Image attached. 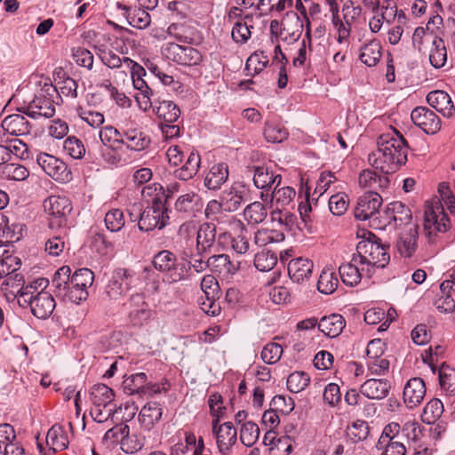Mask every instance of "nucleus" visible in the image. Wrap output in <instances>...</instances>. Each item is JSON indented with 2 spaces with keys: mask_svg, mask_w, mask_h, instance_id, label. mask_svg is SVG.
Listing matches in <instances>:
<instances>
[{
  "mask_svg": "<svg viewBox=\"0 0 455 455\" xmlns=\"http://www.w3.org/2000/svg\"><path fill=\"white\" fill-rule=\"evenodd\" d=\"M377 145V149L369 154L368 161L382 173H394L407 162L408 146L399 132L380 135Z\"/></svg>",
  "mask_w": 455,
  "mask_h": 455,
  "instance_id": "f257e3e1",
  "label": "nucleus"
},
{
  "mask_svg": "<svg viewBox=\"0 0 455 455\" xmlns=\"http://www.w3.org/2000/svg\"><path fill=\"white\" fill-rule=\"evenodd\" d=\"M93 280V272L89 268H80L71 275V268L62 266L53 275L52 283L59 299L78 305L87 299V289Z\"/></svg>",
  "mask_w": 455,
  "mask_h": 455,
  "instance_id": "f03ea898",
  "label": "nucleus"
},
{
  "mask_svg": "<svg viewBox=\"0 0 455 455\" xmlns=\"http://www.w3.org/2000/svg\"><path fill=\"white\" fill-rule=\"evenodd\" d=\"M389 210L393 213L391 220L395 226L402 228L396 242L397 251L402 257L411 258L418 248V229L417 226L411 221V211L401 202L391 204Z\"/></svg>",
  "mask_w": 455,
  "mask_h": 455,
  "instance_id": "7ed1b4c3",
  "label": "nucleus"
},
{
  "mask_svg": "<svg viewBox=\"0 0 455 455\" xmlns=\"http://www.w3.org/2000/svg\"><path fill=\"white\" fill-rule=\"evenodd\" d=\"M368 235L365 240L357 243L355 255L363 262L364 271L373 275L376 268H383L388 264L390 256L387 247L380 243L375 235L369 232Z\"/></svg>",
  "mask_w": 455,
  "mask_h": 455,
  "instance_id": "20e7f679",
  "label": "nucleus"
},
{
  "mask_svg": "<svg viewBox=\"0 0 455 455\" xmlns=\"http://www.w3.org/2000/svg\"><path fill=\"white\" fill-rule=\"evenodd\" d=\"M18 303L22 307H29L31 313L39 319H47L53 312L56 302L53 296L44 291L34 294L35 291L23 289L20 291Z\"/></svg>",
  "mask_w": 455,
  "mask_h": 455,
  "instance_id": "39448f33",
  "label": "nucleus"
},
{
  "mask_svg": "<svg viewBox=\"0 0 455 455\" xmlns=\"http://www.w3.org/2000/svg\"><path fill=\"white\" fill-rule=\"evenodd\" d=\"M154 267L164 273V279L170 283H177L187 279V265L178 261L174 253L170 251H161L153 259Z\"/></svg>",
  "mask_w": 455,
  "mask_h": 455,
  "instance_id": "423d86ee",
  "label": "nucleus"
},
{
  "mask_svg": "<svg viewBox=\"0 0 455 455\" xmlns=\"http://www.w3.org/2000/svg\"><path fill=\"white\" fill-rule=\"evenodd\" d=\"M44 208L49 215L48 227L50 229L66 228L67 217L72 211V204L68 197L51 196L44 200Z\"/></svg>",
  "mask_w": 455,
  "mask_h": 455,
  "instance_id": "0eeeda50",
  "label": "nucleus"
},
{
  "mask_svg": "<svg viewBox=\"0 0 455 455\" xmlns=\"http://www.w3.org/2000/svg\"><path fill=\"white\" fill-rule=\"evenodd\" d=\"M164 56L178 65L193 67L203 62V53L192 46L181 45L176 43H166L162 47Z\"/></svg>",
  "mask_w": 455,
  "mask_h": 455,
  "instance_id": "6e6552de",
  "label": "nucleus"
},
{
  "mask_svg": "<svg viewBox=\"0 0 455 455\" xmlns=\"http://www.w3.org/2000/svg\"><path fill=\"white\" fill-rule=\"evenodd\" d=\"M132 221L138 220L140 230L144 232L152 231L156 228H164L169 220L168 209L166 205H148L141 213L140 218L130 213Z\"/></svg>",
  "mask_w": 455,
  "mask_h": 455,
  "instance_id": "1a4fd4ad",
  "label": "nucleus"
},
{
  "mask_svg": "<svg viewBox=\"0 0 455 455\" xmlns=\"http://www.w3.org/2000/svg\"><path fill=\"white\" fill-rule=\"evenodd\" d=\"M135 280V273L128 268H116L112 272L105 287L109 299L117 300L131 290Z\"/></svg>",
  "mask_w": 455,
  "mask_h": 455,
  "instance_id": "9d476101",
  "label": "nucleus"
},
{
  "mask_svg": "<svg viewBox=\"0 0 455 455\" xmlns=\"http://www.w3.org/2000/svg\"><path fill=\"white\" fill-rule=\"evenodd\" d=\"M201 289L204 292V296L198 299L201 309L208 315H218L221 311V307L216 300L220 293V287L216 278L212 275H204L201 281Z\"/></svg>",
  "mask_w": 455,
  "mask_h": 455,
  "instance_id": "9b49d317",
  "label": "nucleus"
},
{
  "mask_svg": "<svg viewBox=\"0 0 455 455\" xmlns=\"http://www.w3.org/2000/svg\"><path fill=\"white\" fill-rule=\"evenodd\" d=\"M57 90L53 87H49L36 94L34 100L23 108V113L27 116L36 119L38 117L50 118L55 114V107L52 100V92Z\"/></svg>",
  "mask_w": 455,
  "mask_h": 455,
  "instance_id": "f8f14e48",
  "label": "nucleus"
},
{
  "mask_svg": "<svg viewBox=\"0 0 455 455\" xmlns=\"http://www.w3.org/2000/svg\"><path fill=\"white\" fill-rule=\"evenodd\" d=\"M424 227L429 235L434 232L444 233L451 228V221L440 203L427 204L424 215Z\"/></svg>",
  "mask_w": 455,
  "mask_h": 455,
  "instance_id": "ddd939ff",
  "label": "nucleus"
},
{
  "mask_svg": "<svg viewBox=\"0 0 455 455\" xmlns=\"http://www.w3.org/2000/svg\"><path fill=\"white\" fill-rule=\"evenodd\" d=\"M212 433L216 438L217 448L222 455H229L232 447L237 442V431L232 422L219 425V419L212 421Z\"/></svg>",
  "mask_w": 455,
  "mask_h": 455,
  "instance_id": "4468645a",
  "label": "nucleus"
},
{
  "mask_svg": "<svg viewBox=\"0 0 455 455\" xmlns=\"http://www.w3.org/2000/svg\"><path fill=\"white\" fill-rule=\"evenodd\" d=\"M38 165L53 180L59 182H67L71 179V172L66 164L55 156L41 153L36 158Z\"/></svg>",
  "mask_w": 455,
  "mask_h": 455,
  "instance_id": "2eb2a0df",
  "label": "nucleus"
},
{
  "mask_svg": "<svg viewBox=\"0 0 455 455\" xmlns=\"http://www.w3.org/2000/svg\"><path fill=\"white\" fill-rule=\"evenodd\" d=\"M382 198L377 192H368L358 198L355 209V218L358 220H368L379 213Z\"/></svg>",
  "mask_w": 455,
  "mask_h": 455,
  "instance_id": "dca6fc26",
  "label": "nucleus"
},
{
  "mask_svg": "<svg viewBox=\"0 0 455 455\" xmlns=\"http://www.w3.org/2000/svg\"><path fill=\"white\" fill-rule=\"evenodd\" d=\"M280 37L287 44L297 42L303 32L304 20L296 12L290 11L285 13L281 21Z\"/></svg>",
  "mask_w": 455,
  "mask_h": 455,
  "instance_id": "f3484780",
  "label": "nucleus"
},
{
  "mask_svg": "<svg viewBox=\"0 0 455 455\" xmlns=\"http://www.w3.org/2000/svg\"><path fill=\"white\" fill-rule=\"evenodd\" d=\"M413 124L427 134H435L441 129V119L427 107H417L411 114Z\"/></svg>",
  "mask_w": 455,
  "mask_h": 455,
  "instance_id": "a211bd4d",
  "label": "nucleus"
},
{
  "mask_svg": "<svg viewBox=\"0 0 455 455\" xmlns=\"http://www.w3.org/2000/svg\"><path fill=\"white\" fill-rule=\"evenodd\" d=\"M363 262L353 254L349 262L344 263L339 267V273L342 282L349 286L357 285L363 277L371 278L372 274L362 271Z\"/></svg>",
  "mask_w": 455,
  "mask_h": 455,
  "instance_id": "6ab92c4d",
  "label": "nucleus"
},
{
  "mask_svg": "<svg viewBox=\"0 0 455 455\" xmlns=\"http://www.w3.org/2000/svg\"><path fill=\"white\" fill-rule=\"evenodd\" d=\"M129 317L134 325H142L150 319L153 311L141 293L132 294L128 301Z\"/></svg>",
  "mask_w": 455,
  "mask_h": 455,
  "instance_id": "aec40b11",
  "label": "nucleus"
},
{
  "mask_svg": "<svg viewBox=\"0 0 455 455\" xmlns=\"http://www.w3.org/2000/svg\"><path fill=\"white\" fill-rule=\"evenodd\" d=\"M426 395V385L421 378L410 379L403 387V403L409 409L419 405Z\"/></svg>",
  "mask_w": 455,
  "mask_h": 455,
  "instance_id": "412c9836",
  "label": "nucleus"
},
{
  "mask_svg": "<svg viewBox=\"0 0 455 455\" xmlns=\"http://www.w3.org/2000/svg\"><path fill=\"white\" fill-rule=\"evenodd\" d=\"M247 190L240 183H235L223 190L220 196L224 206V212H234L237 211L245 201Z\"/></svg>",
  "mask_w": 455,
  "mask_h": 455,
  "instance_id": "4be33fe9",
  "label": "nucleus"
},
{
  "mask_svg": "<svg viewBox=\"0 0 455 455\" xmlns=\"http://www.w3.org/2000/svg\"><path fill=\"white\" fill-rule=\"evenodd\" d=\"M295 196L296 191L293 188L289 186L279 188L275 184L272 194L269 196L261 192L260 199L263 202L269 200L275 208L287 209V207L292 205Z\"/></svg>",
  "mask_w": 455,
  "mask_h": 455,
  "instance_id": "5701e85b",
  "label": "nucleus"
},
{
  "mask_svg": "<svg viewBox=\"0 0 455 455\" xmlns=\"http://www.w3.org/2000/svg\"><path fill=\"white\" fill-rule=\"evenodd\" d=\"M427 103L445 117L455 115V106L451 96L444 91H433L427 96Z\"/></svg>",
  "mask_w": 455,
  "mask_h": 455,
  "instance_id": "b1692460",
  "label": "nucleus"
},
{
  "mask_svg": "<svg viewBox=\"0 0 455 455\" xmlns=\"http://www.w3.org/2000/svg\"><path fill=\"white\" fill-rule=\"evenodd\" d=\"M314 264L306 258L292 259L288 263V275L291 280L301 283L309 279L312 275Z\"/></svg>",
  "mask_w": 455,
  "mask_h": 455,
  "instance_id": "393cba45",
  "label": "nucleus"
},
{
  "mask_svg": "<svg viewBox=\"0 0 455 455\" xmlns=\"http://www.w3.org/2000/svg\"><path fill=\"white\" fill-rule=\"evenodd\" d=\"M216 239V228L212 224L203 223L198 226L194 250L197 254L208 253Z\"/></svg>",
  "mask_w": 455,
  "mask_h": 455,
  "instance_id": "a878e982",
  "label": "nucleus"
},
{
  "mask_svg": "<svg viewBox=\"0 0 455 455\" xmlns=\"http://www.w3.org/2000/svg\"><path fill=\"white\" fill-rule=\"evenodd\" d=\"M387 174H378L375 171L366 169L362 171L358 176V185L363 189L370 192L377 189H385L389 185Z\"/></svg>",
  "mask_w": 455,
  "mask_h": 455,
  "instance_id": "bb28decb",
  "label": "nucleus"
},
{
  "mask_svg": "<svg viewBox=\"0 0 455 455\" xmlns=\"http://www.w3.org/2000/svg\"><path fill=\"white\" fill-rule=\"evenodd\" d=\"M390 383L387 379H370L360 387L363 395L372 400L385 398L389 392Z\"/></svg>",
  "mask_w": 455,
  "mask_h": 455,
  "instance_id": "cd10ccee",
  "label": "nucleus"
},
{
  "mask_svg": "<svg viewBox=\"0 0 455 455\" xmlns=\"http://www.w3.org/2000/svg\"><path fill=\"white\" fill-rule=\"evenodd\" d=\"M167 35L180 43L193 44L201 40L198 31L183 23H172L166 30Z\"/></svg>",
  "mask_w": 455,
  "mask_h": 455,
  "instance_id": "c85d7f7f",
  "label": "nucleus"
},
{
  "mask_svg": "<svg viewBox=\"0 0 455 455\" xmlns=\"http://www.w3.org/2000/svg\"><path fill=\"white\" fill-rule=\"evenodd\" d=\"M4 135L21 136L28 134L30 125L28 120L20 114L6 116L1 124Z\"/></svg>",
  "mask_w": 455,
  "mask_h": 455,
  "instance_id": "c756f323",
  "label": "nucleus"
},
{
  "mask_svg": "<svg viewBox=\"0 0 455 455\" xmlns=\"http://www.w3.org/2000/svg\"><path fill=\"white\" fill-rule=\"evenodd\" d=\"M163 415V409L158 403L149 402L146 403L139 413V422L140 426L149 431L157 422L160 421Z\"/></svg>",
  "mask_w": 455,
  "mask_h": 455,
  "instance_id": "7c9ffc66",
  "label": "nucleus"
},
{
  "mask_svg": "<svg viewBox=\"0 0 455 455\" xmlns=\"http://www.w3.org/2000/svg\"><path fill=\"white\" fill-rule=\"evenodd\" d=\"M346 323L339 314H331L323 316L318 323V329L329 338L338 337L345 328Z\"/></svg>",
  "mask_w": 455,
  "mask_h": 455,
  "instance_id": "2f4dec72",
  "label": "nucleus"
},
{
  "mask_svg": "<svg viewBox=\"0 0 455 455\" xmlns=\"http://www.w3.org/2000/svg\"><path fill=\"white\" fill-rule=\"evenodd\" d=\"M228 167L225 163L214 164L204 179V186L209 189H219L228 179Z\"/></svg>",
  "mask_w": 455,
  "mask_h": 455,
  "instance_id": "473e14b6",
  "label": "nucleus"
},
{
  "mask_svg": "<svg viewBox=\"0 0 455 455\" xmlns=\"http://www.w3.org/2000/svg\"><path fill=\"white\" fill-rule=\"evenodd\" d=\"M282 181L280 174L275 175L273 172L266 166L254 167L253 183L257 188L266 189L272 185L279 187Z\"/></svg>",
  "mask_w": 455,
  "mask_h": 455,
  "instance_id": "72a5a7b5",
  "label": "nucleus"
},
{
  "mask_svg": "<svg viewBox=\"0 0 455 455\" xmlns=\"http://www.w3.org/2000/svg\"><path fill=\"white\" fill-rule=\"evenodd\" d=\"M331 13V23L336 32V41L339 44L348 46L351 38L352 26L342 22L339 17V6L330 8Z\"/></svg>",
  "mask_w": 455,
  "mask_h": 455,
  "instance_id": "f704fd0d",
  "label": "nucleus"
},
{
  "mask_svg": "<svg viewBox=\"0 0 455 455\" xmlns=\"http://www.w3.org/2000/svg\"><path fill=\"white\" fill-rule=\"evenodd\" d=\"M69 443L67 431L60 425H53L47 432L46 444L54 452L63 451Z\"/></svg>",
  "mask_w": 455,
  "mask_h": 455,
  "instance_id": "c9c22d12",
  "label": "nucleus"
},
{
  "mask_svg": "<svg viewBox=\"0 0 455 455\" xmlns=\"http://www.w3.org/2000/svg\"><path fill=\"white\" fill-rule=\"evenodd\" d=\"M198 225L196 221L190 220L181 224L178 230V238L182 248L185 251L194 250Z\"/></svg>",
  "mask_w": 455,
  "mask_h": 455,
  "instance_id": "e433bc0d",
  "label": "nucleus"
},
{
  "mask_svg": "<svg viewBox=\"0 0 455 455\" xmlns=\"http://www.w3.org/2000/svg\"><path fill=\"white\" fill-rule=\"evenodd\" d=\"M211 270L224 276L234 275L239 269V263L230 260L227 254L212 255L210 257Z\"/></svg>",
  "mask_w": 455,
  "mask_h": 455,
  "instance_id": "4c0bfd02",
  "label": "nucleus"
},
{
  "mask_svg": "<svg viewBox=\"0 0 455 455\" xmlns=\"http://www.w3.org/2000/svg\"><path fill=\"white\" fill-rule=\"evenodd\" d=\"M150 144V138L138 129H131L124 132V143L128 149L141 151Z\"/></svg>",
  "mask_w": 455,
  "mask_h": 455,
  "instance_id": "58836bf2",
  "label": "nucleus"
},
{
  "mask_svg": "<svg viewBox=\"0 0 455 455\" xmlns=\"http://www.w3.org/2000/svg\"><path fill=\"white\" fill-rule=\"evenodd\" d=\"M243 214L249 226H256L266 220L267 209L262 202L255 201L245 206Z\"/></svg>",
  "mask_w": 455,
  "mask_h": 455,
  "instance_id": "ea45409f",
  "label": "nucleus"
},
{
  "mask_svg": "<svg viewBox=\"0 0 455 455\" xmlns=\"http://www.w3.org/2000/svg\"><path fill=\"white\" fill-rule=\"evenodd\" d=\"M381 50L379 41L371 40L361 47L360 60L368 67H374L381 58Z\"/></svg>",
  "mask_w": 455,
  "mask_h": 455,
  "instance_id": "a19ab883",
  "label": "nucleus"
},
{
  "mask_svg": "<svg viewBox=\"0 0 455 455\" xmlns=\"http://www.w3.org/2000/svg\"><path fill=\"white\" fill-rule=\"evenodd\" d=\"M114 396L113 390L105 384H96L90 391L91 402L97 406H110Z\"/></svg>",
  "mask_w": 455,
  "mask_h": 455,
  "instance_id": "79ce46f5",
  "label": "nucleus"
},
{
  "mask_svg": "<svg viewBox=\"0 0 455 455\" xmlns=\"http://www.w3.org/2000/svg\"><path fill=\"white\" fill-rule=\"evenodd\" d=\"M429 61L435 68H443L447 61V49L441 37H435L429 52Z\"/></svg>",
  "mask_w": 455,
  "mask_h": 455,
  "instance_id": "37998d69",
  "label": "nucleus"
},
{
  "mask_svg": "<svg viewBox=\"0 0 455 455\" xmlns=\"http://www.w3.org/2000/svg\"><path fill=\"white\" fill-rule=\"evenodd\" d=\"M285 235L282 230L262 228L254 233V243L259 247L283 242Z\"/></svg>",
  "mask_w": 455,
  "mask_h": 455,
  "instance_id": "c03bdc74",
  "label": "nucleus"
},
{
  "mask_svg": "<svg viewBox=\"0 0 455 455\" xmlns=\"http://www.w3.org/2000/svg\"><path fill=\"white\" fill-rule=\"evenodd\" d=\"M252 18L245 16L244 19L237 20L232 28L231 36L236 44H245L251 37V29L253 28Z\"/></svg>",
  "mask_w": 455,
  "mask_h": 455,
  "instance_id": "a18cd8bd",
  "label": "nucleus"
},
{
  "mask_svg": "<svg viewBox=\"0 0 455 455\" xmlns=\"http://www.w3.org/2000/svg\"><path fill=\"white\" fill-rule=\"evenodd\" d=\"M201 158L198 153L192 151L185 163L179 170L175 171V177L181 180H188L196 175L200 167Z\"/></svg>",
  "mask_w": 455,
  "mask_h": 455,
  "instance_id": "49530a36",
  "label": "nucleus"
},
{
  "mask_svg": "<svg viewBox=\"0 0 455 455\" xmlns=\"http://www.w3.org/2000/svg\"><path fill=\"white\" fill-rule=\"evenodd\" d=\"M141 196L150 205H166V196L163 187L158 183L146 185L141 189Z\"/></svg>",
  "mask_w": 455,
  "mask_h": 455,
  "instance_id": "de8ad7c7",
  "label": "nucleus"
},
{
  "mask_svg": "<svg viewBox=\"0 0 455 455\" xmlns=\"http://www.w3.org/2000/svg\"><path fill=\"white\" fill-rule=\"evenodd\" d=\"M121 449L127 454H134L140 451L146 444V436L143 433L125 434L121 440Z\"/></svg>",
  "mask_w": 455,
  "mask_h": 455,
  "instance_id": "09e8293b",
  "label": "nucleus"
},
{
  "mask_svg": "<svg viewBox=\"0 0 455 455\" xmlns=\"http://www.w3.org/2000/svg\"><path fill=\"white\" fill-rule=\"evenodd\" d=\"M148 376L144 372L132 374L124 379L123 387L124 391L129 395L146 394V382Z\"/></svg>",
  "mask_w": 455,
  "mask_h": 455,
  "instance_id": "8fccbe9b",
  "label": "nucleus"
},
{
  "mask_svg": "<svg viewBox=\"0 0 455 455\" xmlns=\"http://www.w3.org/2000/svg\"><path fill=\"white\" fill-rule=\"evenodd\" d=\"M184 257L188 260L187 265V278L188 277V272L190 270L199 274L205 271L207 268H211L210 257L207 260H204L203 256L204 254H197L195 250L185 251L183 252Z\"/></svg>",
  "mask_w": 455,
  "mask_h": 455,
  "instance_id": "3c124183",
  "label": "nucleus"
},
{
  "mask_svg": "<svg viewBox=\"0 0 455 455\" xmlns=\"http://www.w3.org/2000/svg\"><path fill=\"white\" fill-rule=\"evenodd\" d=\"M124 64L125 69L131 73L134 89L137 91L146 89L148 84L143 79V76H146L145 68L128 57L124 58Z\"/></svg>",
  "mask_w": 455,
  "mask_h": 455,
  "instance_id": "603ef678",
  "label": "nucleus"
},
{
  "mask_svg": "<svg viewBox=\"0 0 455 455\" xmlns=\"http://www.w3.org/2000/svg\"><path fill=\"white\" fill-rule=\"evenodd\" d=\"M124 137V132H120L116 127L111 125L104 126L100 131V139L102 146L122 148Z\"/></svg>",
  "mask_w": 455,
  "mask_h": 455,
  "instance_id": "864d4df0",
  "label": "nucleus"
},
{
  "mask_svg": "<svg viewBox=\"0 0 455 455\" xmlns=\"http://www.w3.org/2000/svg\"><path fill=\"white\" fill-rule=\"evenodd\" d=\"M436 372L441 388L449 395H455V369L442 363Z\"/></svg>",
  "mask_w": 455,
  "mask_h": 455,
  "instance_id": "5fc2aeb1",
  "label": "nucleus"
},
{
  "mask_svg": "<svg viewBox=\"0 0 455 455\" xmlns=\"http://www.w3.org/2000/svg\"><path fill=\"white\" fill-rule=\"evenodd\" d=\"M370 434V427L364 420H355L347 428L346 437L352 443H357L367 439Z\"/></svg>",
  "mask_w": 455,
  "mask_h": 455,
  "instance_id": "6e6d98bb",
  "label": "nucleus"
},
{
  "mask_svg": "<svg viewBox=\"0 0 455 455\" xmlns=\"http://www.w3.org/2000/svg\"><path fill=\"white\" fill-rule=\"evenodd\" d=\"M156 113L164 122V124H173L180 116V110L178 106L169 100L162 101L156 108Z\"/></svg>",
  "mask_w": 455,
  "mask_h": 455,
  "instance_id": "4d7b16f0",
  "label": "nucleus"
},
{
  "mask_svg": "<svg viewBox=\"0 0 455 455\" xmlns=\"http://www.w3.org/2000/svg\"><path fill=\"white\" fill-rule=\"evenodd\" d=\"M57 235H52L45 243V251L51 255L57 257L64 251L66 247L67 234L66 229L59 228Z\"/></svg>",
  "mask_w": 455,
  "mask_h": 455,
  "instance_id": "13d9d810",
  "label": "nucleus"
},
{
  "mask_svg": "<svg viewBox=\"0 0 455 455\" xmlns=\"http://www.w3.org/2000/svg\"><path fill=\"white\" fill-rule=\"evenodd\" d=\"M338 284L335 273L331 269H323L317 282V289L321 293L331 294L336 291Z\"/></svg>",
  "mask_w": 455,
  "mask_h": 455,
  "instance_id": "bf43d9fd",
  "label": "nucleus"
},
{
  "mask_svg": "<svg viewBox=\"0 0 455 455\" xmlns=\"http://www.w3.org/2000/svg\"><path fill=\"white\" fill-rule=\"evenodd\" d=\"M443 412V403L437 398L432 399L423 409L422 421L428 425L434 424L442 416Z\"/></svg>",
  "mask_w": 455,
  "mask_h": 455,
  "instance_id": "052dcab7",
  "label": "nucleus"
},
{
  "mask_svg": "<svg viewBox=\"0 0 455 455\" xmlns=\"http://www.w3.org/2000/svg\"><path fill=\"white\" fill-rule=\"evenodd\" d=\"M201 205V198L195 192H189L180 196L175 203L176 210L182 212H194Z\"/></svg>",
  "mask_w": 455,
  "mask_h": 455,
  "instance_id": "680f3d73",
  "label": "nucleus"
},
{
  "mask_svg": "<svg viewBox=\"0 0 455 455\" xmlns=\"http://www.w3.org/2000/svg\"><path fill=\"white\" fill-rule=\"evenodd\" d=\"M272 222H276L286 230H292L297 220V217L285 208H275L270 212Z\"/></svg>",
  "mask_w": 455,
  "mask_h": 455,
  "instance_id": "e2e57ef3",
  "label": "nucleus"
},
{
  "mask_svg": "<svg viewBox=\"0 0 455 455\" xmlns=\"http://www.w3.org/2000/svg\"><path fill=\"white\" fill-rule=\"evenodd\" d=\"M1 176L7 180L22 181L29 176V172L20 164L7 163L1 168Z\"/></svg>",
  "mask_w": 455,
  "mask_h": 455,
  "instance_id": "0e129e2a",
  "label": "nucleus"
},
{
  "mask_svg": "<svg viewBox=\"0 0 455 455\" xmlns=\"http://www.w3.org/2000/svg\"><path fill=\"white\" fill-rule=\"evenodd\" d=\"M264 136L268 142L281 143L288 137L287 130L275 122H267L264 129Z\"/></svg>",
  "mask_w": 455,
  "mask_h": 455,
  "instance_id": "69168bd1",
  "label": "nucleus"
},
{
  "mask_svg": "<svg viewBox=\"0 0 455 455\" xmlns=\"http://www.w3.org/2000/svg\"><path fill=\"white\" fill-rule=\"evenodd\" d=\"M277 263V256L271 251H261L254 256V266L261 272L270 271Z\"/></svg>",
  "mask_w": 455,
  "mask_h": 455,
  "instance_id": "338daca9",
  "label": "nucleus"
},
{
  "mask_svg": "<svg viewBox=\"0 0 455 455\" xmlns=\"http://www.w3.org/2000/svg\"><path fill=\"white\" fill-rule=\"evenodd\" d=\"M259 437V428L252 421L244 422L240 428V440L247 447H251Z\"/></svg>",
  "mask_w": 455,
  "mask_h": 455,
  "instance_id": "774afa93",
  "label": "nucleus"
}]
</instances>
